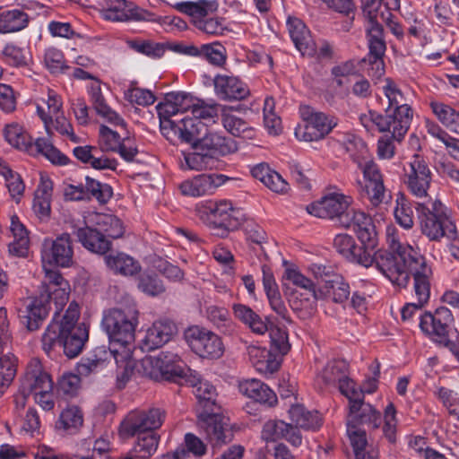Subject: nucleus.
I'll list each match as a JSON object with an SVG mask.
<instances>
[{
	"label": "nucleus",
	"instance_id": "1",
	"mask_svg": "<svg viewBox=\"0 0 459 459\" xmlns=\"http://www.w3.org/2000/svg\"><path fill=\"white\" fill-rule=\"evenodd\" d=\"M387 250H372L373 264L394 284L406 287L410 275L413 279V289L425 299L427 282L431 281L433 272L419 248L403 243L394 229H387Z\"/></svg>",
	"mask_w": 459,
	"mask_h": 459
},
{
	"label": "nucleus",
	"instance_id": "2",
	"mask_svg": "<svg viewBox=\"0 0 459 459\" xmlns=\"http://www.w3.org/2000/svg\"><path fill=\"white\" fill-rule=\"evenodd\" d=\"M41 263L45 280L39 296L25 299L18 308L19 317L29 331L39 328L48 315L51 301L57 304L56 297H53L57 290V238L44 239Z\"/></svg>",
	"mask_w": 459,
	"mask_h": 459
},
{
	"label": "nucleus",
	"instance_id": "3",
	"mask_svg": "<svg viewBox=\"0 0 459 459\" xmlns=\"http://www.w3.org/2000/svg\"><path fill=\"white\" fill-rule=\"evenodd\" d=\"M362 11L367 19L366 32L369 52L365 61L369 65V75L379 78L385 74L383 56L386 46L384 30L378 23L381 11L390 12L400 9V0H361Z\"/></svg>",
	"mask_w": 459,
	"mask_h": 459
},
{
	"label": "nucleus",
	"instance_id": "4",
	"mask_svg": "<svg viewBox=\"0 0 459 459\" xmlns=\"http://www.w3.org/2000/svg\"><path fill=\"white\" fill-rule=\"evenodd\" d=\"M111 358L117 364V379L119 387H122L130 379L135 365L131 351L112 340H109V347L98 346L86 358H82L77 364V373L87 377L102 368Z\"/></svg>",
	"mask_w": 459,
	"mask_h": 459
},
{
	"label": "nucleus",
	"instance_id": "5",
	"mask_svg": "<svg viewBox=\"0 0 459 459\" xmlns=\"http://www.w3.org/2000/svg\"><path fill=\"white\" fill-rule=\"evenodd\" d=\"M416 212L422 233L431 241L443 238L454 240L457 230L451 211L438 199H429L416 204Z\"/></svg>",
	"mask_w": 459,
	"mask_h": 459
},
{
	"label": "nucleus",
	"instance_id": "6",
	"mask_svg": "<svg viewBox=\"0 0 459 459\" xmlns=\"http://www.w3.org/2000/svg\"><path fill=\"white\" fill-rule=\"evenodd\" d=\"M37 115L44 125L47 136L31 141L29 154H42L53 164H57V150L54 146V136L57 131V93L53 89H48L46 96L36 101Z\"/></svg>",
	"mask_w": 459,
	"mask_h": 459
},
{
	"label": "nucleus",
	"instance_id": "7",
	"mask_svg": "<svg viewBox=\"0 0 459 459\" xmlns=\"http://www.w3.org/2000/svg\"><path fill=\"white\" fill-rule=\"evenodd\" d=\"M138 310L134 305L113 307L103 312L101 325L108 339L133 353Z\"/></svg>",
	"mask_w": 459,
	"mask_h": 459
},
{
	"label": "nucleus",
	"instance_id": "8",
	"mask_svg": "<svg viewBox=\"0 0 459 459\" xmlns=\"http://www.w3.org/2000/svg\"><path fill=\"white\" fill-rule=\"evenodd\" d=\"M199 212L201 218L213 230V235L221 238L237 230L245 219L243 211L226 199L208 201L200 208Z\"/></svg>",
	"mask_w": 459,
	"mask_h": 459
},
{
	"label": "nucleus",
	"instance_id": "9",
	"mask_svg": "<svg viewBox=\"0 0 459 459\" xmlns=\"http://www.w3.org/2000/svg\"><path fill=\"white\" fill-rule=\"evenodd\" d=\"M358 167L363 175V180L357 181L360 195L367 198L373 207L387 204L391 195L384 184V176L378 165L373 160H367L359 161Z\"/></svg>",
	"mask_w": 459,
	"mask_h": 459
},
{
	"label": "nucleus",
	"instance_id": "10",
	"mask_svg": "<svg viewBox=\"0 0 459 459\" xmlns=\"http://www.w3.org/2000/svg\"><path fill=\"white\" fill-rule=\"evenodd\" d=\"M302 124L295 128L297 139L315 142L324 139L338 125V119L330 114L306 107L301 110Z\"/></svg>",
	"mask_w": 459,
	"mask_h": 459
},
{
	"label": "nucleus",
	"instance_id": "11",
	"mask_svg": "<svg viewBox=\"0 0 459 459\" xmlns=\"http://www.w3.org/2000/svg\"><path fill=\"white\" fill-rule=\"evenodd\" d=\"M384 82L382 90L388 100L385 113L394 118L395 125L394 129L397 132V135H405L412 119V110L406 103L403 93L394 80L387 77Z\"/></svg>",
	"mask_w": 459,
	"mask_h": 459
},
{
	"label": "nucleus",
	"instance_id": "12",
	"mask_svg": "<svg viewBox=\"0 0 459 459\" xmlns=\"http://www.w3.org/2000/svg\"><path fill=\"white\" fill-rule=\"evenodd\" d=\"M185 336L191 350L203 359H218L224 353L221 338L206 328L191 326L186 331Z\"/></svg>",
	"mask_w": 459,
	"mask_h": 459
},
{
	"label": "nucleus",
	"instance_id": "13",
	"mask_svg": "<svg viewBox=\"0 0 459 459\" xmlns=\"http://www.w3.org/2000/svg\"><path fill=\"white\" fill-rule=\"evenodd\" d=\"M165 419L164 411L152 408L147 411H133L127 414L120 424V434L123 437H134L137 433H154Z\"/></svg>",
	"mask_w": 459,
	"mask_h": 459
},
{
	"label": "nucleus",
	"instance_id": "14",
	"mask_svg": "<svg viewBox=\"0 0 459 459\" xmlns=\"http://www.w3.org/2000/svg\"><path fill=\"white\" fill-rule=\"evenodd\" d=\"M404 170V184L410 194L415 198H427L431 186L432 172L423 157L413 155Z\"/></svg>",
	"mask_w": 459,
	"mask_h": 459
},
{
	"label": "nucleus",
	"instance_id": "15",
	"mask_svg": "<svg viewBox=\"0 0 459 459\" xmlns=\"http://www.w3.org/2000/svg\"><path fill=\"white\" fill-rule=\"evenodd\" d=\"M454 321L450 309L445 307H437L433 313L426 312L420 317V328L432 341L446 346L451 341L448 339L449 328Z\"/></svg>",
	"mask_w": 459,
	"mask_h": 459
},
{
	"label": "nucleus",
	"instance_id": "16",
	"mask_svg": "<svg viewBox=\"0 0 459 459\" xmlns=\"http://www.w3.org/2000/svg\"><path fill=\"white\" fill-rule=\"evenodd\" d=\"M352 197L341 192H333L325 195L320 201L307 206L311 215L324 219L339 218L340 222L350 212Z\"/></svg>",
	"mask_w": 459,
	"mask_h": 459
},
{
	"label": "nucleus",
	"instance_id": "17",
	"mask_svg": "<svg viewBox=\"0 0 459 459\" xmlns=\"http://www.w3.org/2000/svg\"><path fill=\"white\" fill-rule=\"evenodd\" d=\"M230 178L223 174H200L183 181L179 189L184 195L200 197L212 195Z\"/></svg>",
	"mask_w": 459,
	"mask_h": 459
},
{
	"label": "nucleus",
	"instance_id": "18",
	"mask_svg": "<svg viewBox=\"0 0 459 459\" xmlns=\"http://www.w3.org/2000/svg\"><path fill=\"white\" fill-rule=\"evenodd\" d=\"M54 382L51 376L44 370L40 360L32 358L26 367L21 380V390L24 394L36 395L43 390H53Z\"/></svg>",
	"mask_w": 459,
	"mask_h": 459
},
{
	"label": "nucleus",
	"instance_id": "19",
	"mask_svg": "<svg viewBox=\"0 0 459 459\" xmlns=\"http://www.w3.org/2000/svg\"><path fill=\"white\" fill-rule=\"evenodd\" d=\"M342 224L345 228L351 229L360 240L362 245L373 249L377 243V233L372 220L365 212L351 209Z\"/></svg>",
	"mask_w": 459,
	"mask_h": 459
},
{
	"label": "nucleus",
	"instance_id": "20",
	"mask_svg": "<svg viewBox=\"0 0 459 459\" xmlns=\"http://www.w3.org/2000/svg\"><path fill=\"white\" fill-rule=\"evenodd\" d=\"M336 251L347 260L364 267L373 264L372 249L368 246L358 247L353 238L348 234H338L333 239Z\"/></svg>",
	"mask_w": 459,
	"mask_h": 459
},
{
	"label": "nucleus",
	"instance_id": "21",
	"mask_svg": "<svg viewBox=\"0 0 459 459\" xmlns=\"http://www.w3.org/2000/svg\"><path fill=\"white\" fill-rule=\"evenodd\" d=\"M217 410L203 411L198 415V428L212 445L225 443L227 438L225 418Z\"/></svg>",
	"mask_w": 459,
	"mask_h": 459
},
{
	"label": "nucleus",
	"instance_id": "22",
	"mask_svg": "<svg viewBox=\"0 0 459 459\" xmlns=\"http://www.w3.org/2000/svg\"><path fill=\"white\" fill-rule=\"evenodd\" d=\"M213 85L215 95L222 100H242L250 94L247 84L233 75L218 74Z\"/></svg>",
	"mask_w": 459,
	"mask_h": 459
},
{
	"label": "nucleus",
	"instance_id": "23",
	"mask_svg": "<svg viewBox=\"0 0 459 459\" xmlns=\"http://www.w3.org/2000/svg\"><path fill=\"white\" fill-rule=\"evenodd\" d=\"M146 13L128 0H108V6L100 11L101 17L110 22L140 21Z\"/></svg>",
	"mask_w": 459,
	"mask_h": 459
},
{
	"label": "nucleus",
	"instance_id": "24",
	"mask_svg": "<svg viewBox=\"0 0 459 459\" xmlns=\"http://www.w3.org/2000/svg\"><path fill=\"white\" fill-rule=\"evenodd\" d=\"M346 432L355 459H378V451L368 443L364 429L347 420Z\"/></svg>",
	"mask_w": 459,
	"mask_h": 459
},
{
	"label": "nucleus",
	"instance_id": "25",
	"mask_svg": "<svg viewBox=\"0 0 459 459\" xmlns=\"http://www.w3.org/2000/svg\"><path fill=\"white\" fill-rule=\"evenodd\" d=\"M187 376L183 384L193 387V393L198 400L199 405L203 407V411L219 409L216 405L215 387L209 381L204 380L196 371L192 370Z\"/></svg>",
	"mask_w": 459,
	"mask_h": 459
},
{
	"label": "nucleus",
	"instance_id": "26",
	"mask_svg": "<svg viewBox=\"0 0 459 459\" xmlns=\"http://www.w3.org/2000/svg\"><path fill=\"white\" fill-rule=\"evenodd\" d=\"M53 189V181L47 174L40 173V181L34 194L32 209L42 221H47L50 218Z\"/></svg>",
	"mask_w": 459,
	"mask_h": 459
},
{
	"label": "nucleus",
	"instance_id": "27",
	"mask_svg": "<svg viewBox=\"0 0 459 459\" xmlns=\"http://www.w3.org/2000/svg\"><path fill=\"white\" fill-rule=\"evenodd\" d=\"M87 91L93 108L98 115L113 126H126L125 120L107 104L101 91L100 81L93 80L87 86Z\"/></svg>",
	"mask_w": 459,
	"mask_h": 459
},
{
	"label": "nucleus",
	"instance_id": "28",
	"mask_svg": "<svg viewBox=\"0 0 459 459\" xmlns=\"http://www.w3.org/2000/svg\"><path fill=\"white\" fill-rule=\"evenodd\" d=\"M247 352L254 368L262 374H273L280 368L277 356L265 347L251 344L247 347Z\"/></svg>",
	"mask_w": 459,
	"mask_h": 459
},
{
	"label": "nucleus",
	"instance_id": "29",
	"mask_svg": "<svg viewBox=\"0 0 459 459\" xmlns=\"http://www.w3.org/2000/svg\"><path fill=\"white\" fill-rule=\"evenodd\" d=\"M177 333L176 325L169 320H159L147 330L143 344L147 350H155L167 343Z\"/></svg>",
	"mask_w": 459,
	"mask_h": 459
},
{
	"label": "nucleus",
	"instance_id": "30",
	"mask_svg": "<svg viewBox=\"0 0 459 459\" xmlns=\"http://www.w3.org/2000/svg\"><path fill=\"white\" fill-rule=\"evenodd\" d=\"M92 225L86 224L83 228H76L72 226L73 233H76L79 241L88 250L97 253L105 254L109 250L110 241L100 233V230L92 229Z\"/></svg>",
	"mask_w": 459,
	"mask_h": 459
},
{
	"label": "nucleus",
	"instance_id": "31",
	"mask_svg": "<svg viewBox=\"0 0 459 459\" xmlns=\"http://www.w3.org/2000/svg\"><path fill=\"white\" fill-rule=\"evenodd\" d=\"M287 28L296 48L303 56L315 52V42L311 38L310 31L300 19L290 17L287 20Z\"/></svg>",
	"mask_w": 459,
	"mask_h": 459
},
{
	"label": "nucleus",
	"instance_id": "32",
	"mask_svg": "<svg viewBox=\"0 0 459 459\" xmlns=\"http://www.w3.org/2000/svg\"><path fill=\"white\" fill-rule=\"evenodd\" d=\"M239 392L247 397L264 404L273 406L277 402L275 393L258 379H246L239 383Z\"/></svg>",
	"mask_w": 459,
	"mask_h": 459
},
{
	"label": "nucleus",
	"instance_id": "33",
	"mask_svg": "<svg viewBox=\"0 0 459 459\" xmlns=\"http://www.w3.org/2000/svg\"><path fill=\"white\" fill-rule=\"evenodd\" d=\"M157 356L162 362L160 364L165 374V379L183 385L192 369L186 367L180 357L171 351H162Z\"/></svg>",
	"mask_w": 459,
	"mask_h": 459
},
{
	"label": "nucleus",
	"instance_id": "34",
	"mask_svg": "<svg viewBox=\"0 0 459 459\" xmlns=\"http://www.w3.org/2000/svg\"><path fill=\"white\" fill-rule=\"evenodd\" d=\"M63 340L64 353L68 359L78 357L89 339V330L82 325L65 333L59 332V340Z\"/></svg>",
	"mask_w": 459,
	"mask_h": 459
},
{
	"label": "nucleus",
	"instance_id": "35",
	"mask_svg": "<svg viewBox=\"0 0 459 459\" xmlns=\"http://www.w3.org/2000/svg\"><path fill=\"white\" fill-rule=\"evenodd\" d=\"M85 224L97 226L107 237L117 238L124 234V226L120 219L113 214L89 212L84 217Z\"/></svg>",
	"mask_w": 459,
	"mask_h": 459
},
{
	"label": "nucleus",
	"instance_id": "36",
	"mask_svg": "<svg viewBox=\"0 0 459 459\" xmlns=\"http://www.w3.org/2000/svg\"><path fill=\"white\" fill-rule=\"evenodd\" d=\"M360 124L368 132H372L377 129L379 133L393 134L396 139H403L404 135H397V132L394 131V118L385 112L380 114L374 110H369L368 113L361 114L359 116Z\"/></svg>",
	"mask_w": 459,
	"mask_h": 459
},
{
	"label": "nucleus",
	"instance_id": "37",
	"mask_svg": "<svg viewBox=\"0 0 459 459\" xmlns=\"http://www.w3.org/2000/svg\"><path fill=\"white\" fill-rule=\"evenodd\" d=\"M10 231L13 240L8 245L9 253L18 257L25 256L30 247L29 232L16 215L11 217Z\"/></svg>",
	"mask_w": 459,
	"mask_h": 459
},
{
	"label": "nucleus",
	"instance_id": "38",
	"mask_svg": "<svg viewBox=\"0 0 459 459\" xmlns=\"http://www.w3.org/2000/svg\"><path fill=\"white\" fill-rule=\"evenodd\" d=\"M192 146L195 150H201L207 155H211V158L216 162L220 156H224L230 152V148L226 144V139L215 133L204 134Z\"/></svg>",
	"mask_w": 459,
	"mask_h": 459
},
{
	"label": "nucleus",
	"instance_id": "39",
	"mask_svg": "<svg viewBox=\"0 0 459 459\" xmlns=\"http://www.w3.org/2000/svg\"><path fill=\"white\" fill-rule=\"evenodd\" d=\"M221 116L222 126L230 134L243 138L253 137V129L247 122L237 116L231 108L227 106L221 107Z\"/></svg>",
	"mask_w": 459,
	"mask_h": 459
},
{
	"label": "nucleus",
	"instance_id": "40",
	"mask_svg": "<svg viewBox=\"0 0 459 459\" xmlns=\"http://www.w3.org/2000/svg\"><path fill=\"white\" fill-rule=\"evenodd\" d=\"M175 8L178 12L188 15L195 26L197 20H202L215 12L218 8V4L215 1L208 0H199L196 2L186 1L177 3Z\"/></svg>",
	"mask_w": 459,
	"mask_h": 459
},
{
	"label": "nucleus",
	"instance_id": "41",
	"mask_svg": "<svg viewBox=\"0 0 459 459\" xmlns=\"http://www.w3.org/2000/svg\"><path fill=\"white\" fill-rule=\"evenodd\" d=\"M29 24V15L19 10L0 9V34L20 31Z\"/></svg>",
	"mask_w": 459,
	"mask_h": 459
},
{
	"label": "nucleus",
	"instance_id": "42",
	"mask_svg": "<svg viewBox=\"0 0 459 459\" xmlns=\"http://www.w3.org/2000/svg\"><path fill=\"white\" fill-rule=\"evenodd\" d=\"M348 420L356 425L366 424L372 429H378L382 423L380 412L370 403H364V400L359 402L355 411L349 410Z\"/></svg>",
	"mask_w": 459,
	"mask_h": 459
},
{
	"label": "nucleus",
	"instance_id": "43",
	"mask_svg": "<svg viewBox=\"0 0 459 459\" xmlns=\"http://www.w3.org/2000/svg\"><path fill=\"white\" fill-rule=\"evenodd\" d=\"M429 107L437 120L449 131L459 135V111L444 102L433 100Z\"/></svg>",
	"mask_w": 459,
	"mask_h": 459
},
{
	"label": "nucleus",
	"instance_id": "44",
	"mask_svg": "<svg viewBox=\"0 0 459 459\" xmlns=\"http://www.w3.org/2000/svg\"><path fill=\"white\" fill-rule=\"evenodd\" d=\"M104 259L110 270L125 276L134 275L141 269L139 263L125 253L110 254Z\"/></svg>",
	"mask_w": 459,
	"mask_h": 459
},
{
	"label": "nucleus",
	"instance_id": "45",
	"mask_svg": "<svg viewBox=\"0 0 459 459\" xmlns=\"http://www.w3.org/2000/svg\"><path fill=\"white\" fill-rule=\"evenodd\" d=\"M203 131H206L204 123L192 117L186 116L178 122V140L182 143L193 145L202 135Z\"/></svg>",
	"mask_w": 459,
	"mask_h": 459
},
{
	"label": "nucleus",
	"instance_id": "46",
	"mask_svg": "<svg viewBox=\"0 0 459 459\" xmlns=\"http://www.w3.org/2000/svg\"><path fill=\"white\" fill-rule=\"evenodd\" d=\"M290 420L297 427L316 430L321 426V418L317 411H309L300 404L292 405L289 410Z\"/></svg>",
	"mask_w": 459,
	"mask_h": 459
},
{
	"label": "nucleus",
	"instance_id": "47",
	"mask_svg": "<svg viewBox=\"0 0 459 459\" xmlns=\"http://www.w3.org/2000/svg\"><path fill=\"white\" fill-rule=\"evenodd\" d=\"M17 373V359L12 353L0 357V397L4 394Z\"/></svg>",
	"mask_w": 459,
	"mask_h": 459
},
{
	"label": "nucleus",
	"instance_id": "48",
	"mask_svg": "<svg viewBox=\"0 0 459 459\" xmlns=\"http://www.w3.org/2000/svg\"><path fill=\"white\" fill-rule=\"evenodd\" d=\"M137 441L134 450L141 459H148L157 451L160 437L156 433H137Z\"/></svg>",
	"mask_w": 459,
	"mask_h": 459
},
{
	"label": "nucleus",
	"instance_id": "49",
	"mask_svg": "<svg viewBox=\"0 0 459 459\" xmlns=\"http://www.w3.org/2000/svg\"><path fill=\"white\" fill-rule=\"evenodd\" d=\"M5 140L13 147L29 152L32 137L23 129L22 126L14 124L6 126L4 130Z\"/></svg>",
	"mask_w": 459,
	"mask_h": 459
},
{
	"label": "nucleus",
	"instance_id": "50",
	"mask_svg": "<svg viewBox=\"0 0 459 459\" xmlns=\"http://www.w3.org/2000/svg\"><path fill=\"white\" fill-rule=\"evenodd\" d=\"M395 203L394 213L397 223L406 230L411 229L414 224V214L411 202L403 194L399 193Z\"/></svg>",
	"mask_w": 459,
	"mask_h": 459
},
{
	"label": "nucleus",
	"instance_id": "51",
	"mask_svg": "<svg viewBox=\"0 0 459 459\" xmlns=\"http://www.w3.org/2000/svg\"><path fill=\"white\" fill-rule=\"evenodd\" d=\"M316 295L309 296L307 292L293 291L291 292L289 302L293 311L299 314V316L306 318L311 315L314 310Z\"/></svg>",
	"mask_w": 459,
	"mask_h": 459
},
{
	"label": "nucleus",
	"instance_id": "52",
	"mask_svg": "<svg viewBox=\"0 0 459 459\" xmlns=\"http://www.w3.org/2000/svg\"><path fill=\"white\" fill-rule=\"evenodd\" d=\"M126 44L135 52L151 58L161 57L166 50L164 44L146 39H129L126 41Z\"/></svg>",
	"mask_w": 459,
	"mask_h": 459
},
{
	"label": "nucleus",
	"instance_id": "53",
	"mask_svg": "<svg viewBox=\"0 0 459 459\" xmlns=\"http://www.w3.org/2000/svg\"><path fill=\"white\" fill-rule=\"evenodd\" d=\"M82 413L77 406H68L59 414V429L74 434L82 427Z\"/></svg>",
	"mask_w": 459,
	"mask_h": 459
},
{
	"label": "nucleus",
	"instance_id": "54",
	"mask_svg": "<svg viewBox=\"0 0 459 459\" xmlns=\"http://www.w3.org/2000/svg\"><path fill=\"white\" fill-rule=\"evenodd\" d=\"M222 106L219 104H207L201 100L195 99L191 108V115L193 118L204 123H213L218 117L219 112Z\"/></svg>",
	"mask_w": 459,
	"mask_h": 459
},
{
	"label": "nucleus",
	"instance_id": "55",
	"mask_svg": "<svg viewBox=\"0 0 459 459\" xmlns=\"http://www.w3.org/2000/svg\"><path fill=\"white\" fill-rule=\"evenodd\" d=\"M397 411L393 403H389L384 411L382 431L383 436L390 442H396L397 434Z\"/></svg>",
	"mask_w": 459,
	"mask_h": 459
},
{
	"label": "nucleus",
	"instance_id": "56",
	"mask_svg": "<svg viewBox=\"0 0 459 459\" xmlns=\"http://www.w3.org/2000/svg\"><path fill=\"white\" fill-rule=\"evenodd\" d=\"M274 100L267 97L264 103V123L270 134L277 135L281 132V120L274 112Z\"/></svg>",
	"mask_w": 459,
	"mask_h": 459
},
{
	"label": "nucleus",
	"instance_id": "57",
	"mask_svg": "<svg viewBox=\"0 0 459 459\" xmlns=\"http://www.w3.org/2000/svg\"><path fill=\"white\" fill-rule=\"evenodd\" d=\"M86 195L89 193L100 204H107L113 195L112 187L106 183H101L90 177L85 178Z\"/></svg>",
	"mask_w": 459,
	"mask_h": 459
},
{
	"label": "nucleus",
	"instance_id": "58",
	"mask_svg": "<svg viewBox=\"0 0 459 459\" xmlns=\"http://www.w3.org/2000/svg\"><path fill=\"white\" fill-rule=\"evenodd\" d=\"M283 278L290 281L292 284L304 290L309 296L316 295V286L314 282L300 273L296 266H289L284 271Z\"/></svg>",
	"mask_w": 459,
	"mask_h": 459
},
{
	"label": "nucleus",
	"instance_id": "59",
	"mask_svg": "<svg viewBox=\"0 0 459 459\" xmlns=\"http://www.w3.org/2000/svg\"><path fill=\"white\" fill-rule=\"evenodd\" d=\"M201 150L185 155L186 165L189 169L203 170L212 169L216 166V161Z\"/></svg>",
	"mask_w": 459,
	"mask_h": 459
},
{
	"label": "nucleus",
	"instance_id": "60",
	"mask_svg": "<svg viewBox=\"0 0 459 459\" xmlns=\"http://www.w3.org/2000/svg\"><path fill=\"white\" fill-rule=\"evenodd\" d=\"M121 140L122 138L116 131L104 125L100 126L98 144L102 152H114L119 147Z\"/></svg>",
	"mask_w": 459,
	"mask_h": 459
},
{
	"label": "nucleus",
	"instance_id": "61",
	"mask_svg": "<svg viewBox=\"0 0 459 459\" xmlns=\"http://www.w3.org/2000/svg\"><path fill=\"white\" fill-rule=\"evenodd\" d=\"M81 311L79 304L73 300L66 308L62 320L59 321V332L65 333L74 328L86 325L84 323H78Z\"/></svg>",
	"mask_w": 459,
	"mask_h": 459
},
{
	"label": "nucleus",
	"instance_id": "62",
	"mask_svg": "<svg viewBox=\"0 0 459 459\" xmlns=\"http://www.w3.org/2000/svg\"><path fill=\"white\" fill-rule=\"evenodd\" d=\"M1 58L12 66H23L27 64L23 48L12 42L5 44L1 52Z\"/></svg>",
	"mask_w": 459,
	"mask_h": 459
},
{
	"label": "nucleus",
	"instance_id": "63",
	"mask_svg": "<svg viewBox=\"0 0 459 459\" xmlns=\"http://www.w3.org/2000/svg\"><path fill=\"white\" fill-rule=\"evenodd\" d=\"M338 385L340 392L349 400V410L355 411L359 406V402L363 400V391H360V388L359 389L348 377Z\"/></svg>",
	"mask_w": 459,
	"mask_h": 459
},
{
	"label": "nucleus",
	"instance_id": "64",
	"mask_svg": "<svg viewBox=\"0 0 459 459\" xmlns=\"http://www.w3.org/2000/svg\"><path fill=\"white\" fill-rule=\"evenodd\" d=\"M347 365L343 360H334L329 362L325 368L322 377L326 384L340 383L347 375Z\"/></svg>",
	"mask_w": 459,
	"mask_h": 459
}]
</instances>
